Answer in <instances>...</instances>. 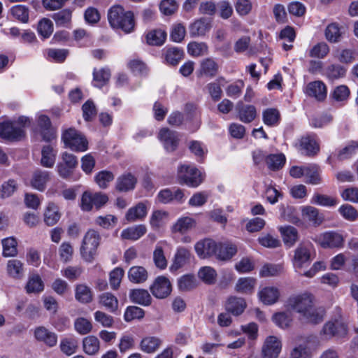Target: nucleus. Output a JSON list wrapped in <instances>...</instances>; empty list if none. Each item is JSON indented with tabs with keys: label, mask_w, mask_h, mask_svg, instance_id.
<instances>
[{
	"label": "nucleus",
	"mask_w": 358,
	"mask_h": 358,
	"mask_svg": "<svg viewBox=\"0 0 358 358\" xmlns=\"http://www.w3.org/2000/svg\"><path fill=\"white\" fill-rule=\"evenodd\" d=\"M305 93L317 101H323L327 97V90L322 81L315 80L306 85Z\"/></svg>",
	"instance_id": "15"
},
{
	"label": "nucleus",
	"mask_w": 358,
	"mask_h": 358,
	"mask_svg": "<svg viewBox=\"0 0 358 358\" xmlns=\"http://www.w3.org/2000/svg\"><path fill=\"white\" fill-rule=\"evenodd\" d=\"M169 220V213L167 211L154 210L150 217V224L154 229L163 227Z\"/></svg>",
	"instance_id": "30"
},
{
	"label": "nucleus",
	"mask_w": 358,
	"mask_h": 358,
	"mask_svg": "<svg viewBox=\"0 0 358 358\" xmlns=\"http://www.w3.org/2000/svg\"><path fill=\"white\" fill-rule=\"evenodd\" d=\"M184 52L177 47L167 48L165 52V59L167 63L171 65H177L183 58Z\"/></svg>",
	"instance_id": "50"
},
{
	"label": "nucleus",
	"mask_w": 358,
	"mask_h": 358,
	"mask_svg": "<svg viewBox=\"0 0 358 358\" xmlns=\"http://www.w3.org/2000/svg\"><path fill=\"white\" fill-rule=\"evenodd\" d=\"M320 169L316 164L306 165V170L304 176L306 177V182L312 185H318L321 182L320 176Z\"/></svg>",
	"instance_id": "40"
},
{
	"label": "nucleus",
	"mask_w": 358,
	"mask_h": 358,
	"mask_svg": "<svg viewBox=\"0 0 358 358\" xmlns=\"http://www.w3.org/2000/svg\"><path fill=\"white\" fill-rule=\"evenodd\" d=\"M215 257L222 261L231 259L237 252V247L231 243H217Z\"/></svg>",
	"instance_id": "20"
},
{
	"label": "nucleus",
	"mask_w": 358,
	"mask_h": 358,
	"mask_svg": "<svg viewBox=\"0 0 358 358\" xmlns=\"http://www.w3.org/2000/svg\"><path fill=\"white\" fill-rule=\"evenodd\" d=\"M299 145L304 153L308 156H314L320 150V145L315 134H306L299 141Z\"/></svg>",
	"instance_id": "14"
},
{
	"label": "nucleus",
	"mask_w": 358,
	"mask_h": 358,
	"mask_svg": "<svg viewBox=\"0 0 358 358\" xmlns=\"http://www.w3.org/2000/svg\"><path fill=\"white\" fill-rule=\"evenodd\" d=\"M258 296L262 303L266 305H271L278 301L280 292L278 289L275 287H266L259 292Z\"/></svg>",
	"instance_id": "28"
},
{
	"label": "nucleus",
	"mask_w": 358,
	"mask_h": 358,
	"mask_svg": "<svg viewBox=\"0 0 358 358\" xmlns=\"http://www.w3.org/2000/svg\"><path fill=\"white\" fill-rule=\"evenodd\" d=\"M162 341L156 336H148L142 339L141 349L146 353L155 352L160 346Z\"/></svg>",
	"instance_id": "41"
},
{
	"label": "nucleus",
	"mask_w": 358,
	"mask_h": 358,
	"mask_svg": "<svg viewBox=\"0 0 358 358\" xmlns=\"http://www.w3.org/2000/svg\"><path fill=\"white\" fill-rule=\"evenodd\" d=\"M61 213L58 206L54 203H49L44 212V222L48 226L55 225L60 219Z\"/></svg>",
	"instance_id": "34"
},
{
	"label": "nucleus",
	"mask_w": 358,
	"mask_h": 358,
	"mask_svg": "<svg viewBox=\"0 0 358 358\" xmlns=\"http://www.w3.org/2000/svg\"><path fill=\"white\" fill-rule=\"evenodd\" d=\"M301 213L303 218L307 219L315 226L320 225L324 221V216L315 207L303 206L301 209Z\"/></svg>",
	"instance_id": "31"
},
{
	"label": "nucleus",
	"mask_w": 358,
	"mask_h": 358,
	"mask_svg": "<svg viewBox=\"0 0 358 358\" xmlns=\"http://www.w3.org/2000/svg\"><path fill=\"white\" fill-rule=\"evenodd\" d=\"M246 306L245 299L237 296H230L225 305L227 311L236 316L242 314Z\"/></svg>",
	"instance_id": "26"
},
{
	"label": "nucleus",
	"mask_w": 358,
	"mask_h": 358,
	"mask_svg": "<svg viewBox=\"0 0 358 358\" xmlns=\"http://www.w3.org/2000/svg\"><path fill=\"white\" fill-rule=\"evenodd\" d=\"M25 289L28 294L42 292L44 289V283L40 275L38 274L30 275Z\"/></svg>",
	"instance_id": "36"
},
{
	"label": "nucleus",
	"mask_w": 358,
	"mask_h": 358,
	"mask_svg": "<svg viewBox=\"0 0 358 358\" xmlns=\"http://www.w3.org/2000/svg\"><path fill=\"white\" fill-rule=\"evenodd\" d=\"M196 226V221L194 218L189 216L179 217L171 227L173 233L185 234L193 229Z\"/></svg>",
	"instance_id": "18"
},
{
	"label": "nucleus",
	"mask_w": 358,
	"mask_h": 358,
	"mask_svg": "<svg viewBox=\"0 0 358 358\" xmlns=\"http://www.w3.org/2000/svg\"><path fill=\"white\" fill-rule=\"evenodd\" d=\"M38 125L41 129L43 139L50 141L55 137V129L52 127L50 118L45 115H39L38 117Z\"/></svg>",
	"instance_id": "22"
},
{
	"label": "nucleus",
	"mask_w": 358,
	"mask_h": 358,
	"mask_svg": "<svg viewBox=\"0 0 358 358\" xmlns=\"http://www.w3.org/2000/svg\"><path fill=\"white\" fill-rule=\"evenodd\" d=\"M129 280L134 283H142L148 278V272L143 266H132L128 271Z\"/></svg>",
	"instance_id": "39"
},
{
	"label": "nucleus",
	"mask_w": 358,
	"mask_h": 358,
	"mask_svg": "<svg viewBox=\"0 0 358 358\" xmlns=\"http://www.w3.org/2000/svg\"><path fill=\"white\" fill-rule=\"evenodd\" d=\"M158 138L168 152L174 151L179 143V135L176 131L168 128H162L159 131Z\"/></svg>",
	"instance_id": "9"
},
{
	"label": "nucleus",
	"mask_w": 358,
	"mask_h": 358,
	"mask_svg": "<svg viewBox=\"0 0 358 358\" xmlns=\"http://www.w3.org/2000/svg\"><path fill=\"white\" fill-rule=\"evenodd\" d=\"M217 243L210 238H205L198 241L194 245V250L201 259H206L212 256L215 257Z\"/></svg>",
	"instance_id": "12"
},
{
	"label": "nucleus",
	"mask_w": 358,
	"mask_h": 358,
	"mask_svg": "<svg viewBox=\"0 0 358 358\" xmlns=\"http://www.w3.org/2000/svg\"><path fill=\"white\" fill-rule=\"evenodd\" d=\"M210 27V23L207 20L201 18L189 25V34L192 37L204 36Z\"/></svg>",
	"instance_id": "29"
},
{
	"label": "nucleus",
	"mask_w": 358,
	"mask_h": 358,
	"mask_svg": "<svg viewBox=\"0 0 358 358\" xmlns=\"http://www.w3.org/2000/svg\"><path fill=\"white\" fill-rule=\"evenodd\" d=\"M198 276L206 284L213 285L216 281L217 272L210 266H203L199 270Z\"/></svg>",
	"instance_id": "52"
},
{
	"label": "nucleus",
	"mask_w": 358,
	"mask_h": 358,
	"mask_svg": "<svg viewBox=\"0 0 358 358\" xmlns=\"http://www.w3.org/2000/svg\"><path fill=\"white\" fill-rule=\"evenodd\" d=\"M61 351L67 356H71L76 352L78 342L73 338H65L60 342Z\"/></svg>",
	"instance_id": "56"
},
{
	"label": "nucleus",
	"mask_w": 358,
	"mask_h": 358,
	"mask_svg": "<svg viewBox=\"0 0 358 358\" xmlns=\"http://www.w3.org/2000/svg\"><path fill=\"white\" fill-rule=\"evenodd\" d=\"M257 285V280L252 277L240 278L235 285V290L241 294H251Z\"/></svg>",
	"instance_id": "27"
},
{
	"label": "nucleus",
	"mask_w": 358,
	"mask_h": 358,
	"mask_svg": "<svg viewBox=\"0 0 358 358\" xmlns=\"http://www.w3.org/2000/svg\"><path fill=\"white\" fill-rule=\"evenodd\" d=\"M1 243L4 257H14L17 255V241L13 237L3 238Z\"/></svg>",
	"instance_id": "55"
},
{
	"label": "nucleus",
	"mask_w": 358,
	"mask_h": 358,
	"mask_svg": "<svg viewBox=\"0 0 358 358\" xmlns=\"http://www.w3.org/2000/svg\"><path fill=\"white\" fill-rule=\"evenodd\" d=\"M24 136V131L10 122L0 123V137L10 141L20 140Z\"/></svg>",
	"instance_id": "11"
},
{
	"label": "nucleus",
	"mask_w": 358,
	"mask_h": 358,
	"mask_svg": "<svg viewBox=\"0 0 358 358\" xmlns=\"http://www.w3.org/2000/svg\"><path fill=\"white\" fill-rule=\"evenodd\" d=\"M83 350L85 353L93 355L99 350L100 343L97 337L94 336H88L83 341Z\"/></svg>",
	"instance_id": "46"
},
{
	"label": "nucleus",
	"mask_w": 358,
	"mask_h": 358,
	"mask_svg": "<svg viewBox=\"0 0 358 358\" xmlns=\"http://www.w3.org/2000/svg\"><path fill=\"white\" fill-rule=\"evenodd\" d=\"M341 31L336 23L329 24L325 29V37L331 43L338 42L341 37Z\"/></svg>",
	"instance_id": "58"
},
{
	"label": "nucleus",
	"mask_w": 358,
	"mask_h": 358,
	"mask_svg": "<svg viewBox=\"0 0 358 358\" xmlns=\"http://www.w3.org/2000/svg\"><path fill=\"white\" fill-rule=\"evenodd\" d=\"M129 297L133 303L144 306H149L151 303L152 298L149 292L145 289H133L130 292Z\"/></svg>",
	"instance_id": "35"
},
{
	"label": "nucleus",
	"mask_w": 358,
	"mask_h": 358,
	"mask_svg": "<svg viewBox=\"0 0 358 358\" xmlns=\"http://www.w3.org/2000/svg\"><path fill=\"white\" fill-rule=\"evenodd\" d=\"M137 182L136 177L131 173H124L116 181V188L120 192H128L134 189Z\"/></svg>",
	"instance_id": "25"
},
{
	"label": "nucleus",
	"mask_w": 358,
	"mask_h": 358,
	"mask_svg": "<svg viewBox=\"0 0 358 358\" xmlns=\"http://www.w3.org/2000/svg\"><path fill=\"white\" fill-rule=\"evenodd\" d=\"M357 151L358 142L352 141L349 142L345 148L338 152L337 157L340 160L347 159L351 157L352 155H355Z\"/></svg>",
	"instance_id": "59"
},
{
	"label": "nucleus",
	"mask_w": 358,
	"mask_h": 358,
	"mask_svg": "<svg viewBox=\"0 0 358 358\" xmlns=\"http://www.w3.org/2000/svg\"><path fill=\"white\" fill-rule=\"evenodd\" d=\"M150 291L156 298L164 299L171 292V282L164 276L157 277L150 287Z\"/></svg>",
	"instance_id": "13"
},
{
	"label": "nucleus",
	"mask_w": 358,
	"mask_h": 358,
	"mask_svg": "<svg viewBox=\"0 0 358 358\" xmlns=\"http://www.w3.org/2000/svg\"><path fill=\"white\" fill-rule=\"evenodd\" d=\"M52 18L58 26L66 27L71 20V11L69 9H64L54 13Z\"/></svg>",
	"instance_id": "61"
},
{
	"label": "nucleus",
	"mask_w": 358,
	"mask_h": 358,
	"mask_svg": "<svg viewBox=\"0 0 358 358\" xmlns=\"http://www.w3.org/2000/svg\"><path fill=\"white\" fill-rule=\"evenodd\" d=\"M234 267L239 273H247L255 268V263L252 258L245 257L238 262Z\"/></svg>",
	"instance_id": "63"
},
{
	"label": "nucleus",
	"mask_w": 358,
	"mask_h": 358,
	"mask_svg": "<svg viewBox=\"0 0 358 358\" xmlns=\"http://www.w3.org/2000/svg\"><path fill=\"white\" fill-rule=\"evenodd\" d=\"M312 352L307 345L299 344L292 349L289 358H312Z\"/></svg>",
	"instance_id": "64"
},
{
	"label": "nucleus",
	"mask_w": 358,
	"mask_h": 358,
	"mask_svg": "<svg viewBox=\"0 0 358 358\" xmlns=\"http://www.w3.org/2000/svg\"><path fill=\"white\" fill-rule=\"evenodd\" d=\"M278 230L282 238V241L285 246L291 248L299 240L298 230L290 225L281 226Z\"/></svg>",
	"instance_id": "24"
},
{
	"label": "nucleus",
	"mask_w": 358,
	"mask_h": 358,
	"mask_svg": "<svg viewBox=\"0 0 358 358\" xmlns=\"http://www.w3.org/2000/svg\"><path fill=\"white\" fill-rule=\"evenodd\" d=\"M262 120L266 126L276 127L281 120L280 113L277 108H266L262 112Z\"/></svg>",
	"instance_id": "33"
},
{
	"label": "nucleus",
	"mask_w": 358,
	"mask_h": 358,
	"mask_svg": "<svg viewBox=\"0 0 358 358\" xmlns=\"http://www.w3.org/2000/svg\"><path fill=\"white\" fill-rule=\"evenodd\" d=\"M57 150L52 145L43 146L41 151V164L43 166L51 168L55 163Z\"/></svg>",
	"instance_id": "37"
},
{
	"label": "nucleus",
	"mask_w": 358,
	"mask_h": 358,
	"mask_svg": "<svg viewBox=\"0 0 358 358\" xmlns=\"http://www.w3.org/2000/svg\"><path fill=\"white\" fill-rule=\"evenodd\" d=\"M313 241L322 248H341L344 245V237L339 232L328 231L314 236Z\"/></svg>",
	"instance_id": "4"
},
{
	"label": "nucleus",
	"mask_w": 358,
	"mask_h": 358,
	"mask_svg": "<svg viewBox=\"0 0 358 358\" xmlns=\"http://www.w3.org/2000/svg\"><path fill=\"white\" fill-rule=\"evenodd\" d=\"M99 303L110 313H115L118 308V300L115 296L110 292L101 294L99 297Z\"/></svg>",
	"instance_id": "38"
},
{
	"label": "nucleus",
	"mask_w": 358,
	"mask_h": 358,
	"mask_svg": "<svg viewBox=\"0 0 358 358\" xmlns=\"http://www.w3.org/2000/svg\"><path fill=\"white\" fill-rule=\"evenodd\" d=\"M100 239L99 234L94 229L88 230L85 234L80 247V255L85 262H92L94 260Z\"/></svg>",
	"instance_id": "3"
},
{
	"label": "nucleus",
	"mask_w": 358,
	"mask_h": 358,
	"mask_svg": "<svg viewBox=\"0 0 358 358\" xmlns=\"http://www.w3.org/2000/svg\"><path fill=\"white\" fill-rule=\"evenodd\" d=\"M236 110L238 119L244 123H250L257 117L255 106L244 104L242 101L237 103Z\"/></svg>",
	"instance_id": "17"
},
{
	"label": "nucleus",
	"mask_w": 358,
	"mask_h": 358,
	"mask_svg": "<svg viewBox=\"0 0 358 358\" xmlns=\"http://www.w3.org/2000/svg\"><path fill=\"white\" fill-rule=\"evenodd\" d=\"M62 138L65 146L72 150L84 152L87 149V141L75 129L69 128L65 130Z\"/></svg>",
	"instance_id": "6"
},
{
	"label": "nucleus",
	"mask_w": 358,
	"mask_h": 358,
	"mask_svg": "<svg viewBox=\"0 0 358 358\" xmlns=\"http://www.w3.org/2000/svg\"><path fill=\"white\" fill-rule=\"evenodd\" d=\"M166 38V33L162 29L150 31L146 35L148 44L152 45H162Z\"/></svg>",
	"instance_id": "51"
},
{
	"label": "nucleus",
	"mask_w": 358,
	"mask_h": 358,
	"mask_svg": "<svg viewBox=\"0 0 358 358\" xmlns=\"http://www.w3.org/2000/svg\"><path fill=\"white\" fill-rule=\"evenodd\" d=\"M282 350L280 340L276 336H268L262 346V354L263 358H277Z\"/></svg>",
	"instance_id": "10"
},
{
	"label": "nucleus",
	"mask_w": 358,
	"mask_h": 358,
	"mask_svg": "<svg viewBox=\"0 0 358 358\" xmlns=\"http://www.w3.org/2000/svg\"><path fill=\"white\" fill-rule=\"evenodd\" d=\"M218 70V65L215 61L211 58H207L201 63L199 73L201 76L213 77L216 75Z\"/></svg>",
	"instance_id": "42"
},
{
	"label": "nucleus",
	"mask_w": 358,
	"mask_h": 358,
	"mask_svg": "<svg viewBox=\"0 0 358 358\" xmlns=\"http://www.w3.org/2000/svg\"><path fill=\"white\" fill-rule=\"evenodd\" d=\"M285 162V156L282 153L268 155L266 159L268 168L271 171H277L282 169Z\"/></svg>",
	"instance_id": "43"
},
{
	"label": "nucleus",
	"mask_w": 358,
	"mask_h": 358,
	"mask_svg": "<svg viewBox=\"0 0 358 358\" xmlns=\"http://www.w3.org/2000/svg\"><path fill=\"white\" fill-rule=\"evenodd\" d=\"M108 20L112 28L121 29L126 34L131 33L134 29V13L126 11L122 6H112L108 12Z\"/></svg>",
	"instance_id": "2"
},
{
	"label": "nucleus",
	"mask_w": 358,
	"mask_h": 358,
	"mask_svg": "<svg viewBox=\"0 0 358 358\" xmlns=\"http://www.w3.org/2000/svg\"><path fill=\"white\" fill-rule=\"evenodd\" d=\"M346 69L339 64H331L325 69V75L330 80L338 79L345 75Z\"/></svg>",
	"instance_id": "60"
},
{
	"label": "nucleus",
	"mask_w": 358,
	"mask_h": 358,
	"mask_svg": "<svg viewBox=\"0 0 358 358\" xmlns=\"http://www.w3.org/2000/svg\"><path fill=\"white\" fill-rule=\"evenodd\" d=\"M50 180V174L47 171H36L31 179V186L40 192H43L46 188V185Z\"/></svg>",
	"instance_id": "23"
},
{
	"label": "nucleus",
	"mask_w": 358,
	"mask_h": 358,
	"mask_svg": "<svg viewBox=\"0 0 358 358\" xmlns=\"http://www.w3.org/2000/svg\"><path fill=\"white\" fill-rule=\"evenodd\" d=\"M34 337L38 341L43 342L49 347H53L57 343L56 334L44 327H38L35 329Z\"/></svg>",
	"instance_id": "19"
},
{
	"label": "nucleus",
	"mask_w": 358,
	"mask_h": 358,
	"mask_svg": "<svg viewBox=\"0 0 358 358\" xmlns=\"http://www.w3.org/2000/svg\"><path fill=\"white\" fill-rule=\"evenodd\" d=\"M273 322L281 329L290 327L292 322V315L290 311L279 312L273 315Z\"/></svg>",
	"instance_id": "47"
},
{
	"label": "nucleus",
	"mask_w": 358,
	"mask_h": 358,
	"mask_svg": "<svg viewBox=\"0 0 358 358\" xmlns=\"http://www.w3.org/2000/svg\"><path fill=\"white\" fill-rule=\"evenodd\" d=\"M310 202L324 207H333L338 203V201L336 197L321 194H315L313 196Z\"/></svg>",
	"instance_id": "45"
},
{
	"label": "nucleus",
	"mask_w": 358,
	"mask_h": 358,
	"mask_svg": "<svg viewBox=\"0 0 358 358\" xmlns=\"http://www.w3.org/2000/svg\"><path fill=\"white\" fill-rule=\"evenodd\" d=\"M191 257L190 250L183 246L178 247L174 255L171 270L176 271L187 264Z\"/></svg>",
	"instance_id": "21"
},
{
	"label": "nucleus",
	"mask_w": 358,
	"mask_h": 358,
	"mask_svg": "<svg viewBox=\"0 0 358 358\" xmlns=\"http://www.w3.org/2000/svg\"><path fill=\"white\" fill-rule=\"evenodd\" d=\"M7 272L13 278H21L24 275L22 263L18 259L9 260L7 263Z\"/></svg>",
	"instance_id": "48"
},
{
	"label": "nucleus",
	"mask_w": 358,
	"mask_h": 358,
	"mask_svg": "<svg viewBox=\"0 0 358 358\" xmlns=\"http://www.w3.org/2000/svg\"><path fill=\"white\" fill-rule=\"evenodd\" d=\"M75 296L76 300L83 303H90L92 299V294L90 288L83 284L76 286Z\"/></svg>",
	"instance_id": "53"
},
{
	"label": "nucleus",
	"mask_w": 358,
	"mask_h": 358,
	"mask_svg": "<svg viewBox=\"0 0 358 358\" xmlns=\"http://www.w3.org/2000/svg\"><path fill=\"white\" fill-rule=\"evenodd\" d=\"M148 208V202H139L127 210L125 219L129 222L141 220L146 217Z\"/></svg>",
	"instance_id": "16"
},
{
	"label": "nucleus",
	"mask_w": 358,
	"mask_h": 358,
	"mask_svg": "<svg viewBox=\"0 0 358 358\" xmlns=\"http://www.w3.org/2000/svg\"><path fill=\"white\" fill-rule=\"evenodd\" d=\"M147 231L143 224H138L128 227L122 230L121 237L122 239L136 241L142 237Z\"/></svg>",
	"instance_id": "32"
},
{
	"label": "nucleus",
	"mask_w": 358,
	"mask_h": 358,
	"mask_svg": "<svg viewBox=\"0 0 358 358\" xmlns=\"http://www.w3.org/2000/svg\"><path fill=\"white\" fill-rule=\"evenodd\" d=\"M10 13L15 19L22 23H27L29 21V10L24 5L18 4L13 6L10 8Z\"/></svg>",
	"instance_id": "49"
},
{
	"label": "nucleus",
	"mask_w": 358,
	"mask_h": 358,
	"mask_svg": "<svg viewBox=\"0 0 358 358\" xmlns=\"http://www.w3.org/2000/svg\"><path fill=\"white\" fill-rule=\"evenodd\" d=\"M282 264H264L259 271V276L262 278L278 275L283 272Z\"/></svg>",
	"instance_id": "54"
},
{
	"label": "nucleus",
	"mask_w": 358,
	"mask_h": 358,
	"mask_svg": "<svg viewBox=\"0 0 358 358\" xmlns=\"http://www.w3.org/2000/svg\"><path fill=\"white\" fill-rule=\"evenodd\" d=\"M348 333L346 324L340 320H335L327 322L321 331V334L326 338H330L333 336L343 337Z\"/></svg>",
	"instance_id": "8"
},
{
	"label": "nucleus",
	"mask_w": 358,
	"mask_h": 358,
	"mask_svg": "<svg viewBox=\"0 0 358 358\" xmlns=\"http://www.w3.org/2000/svg\"><path fill=\"white\" fill-rule=\"evenodd\" d=\"M313 300L312 294L305 292L290 297L287 305L306 322L317 324L323 320L325 311L322 307H315Z\"/></svg>",
	"instance_id": "1"
},
{
	"label": "nucleus",
	"mask_w": 358,
	"mask_h": 358,
	"mask_svg": "<svg viewBox=\"0 0 358 358\" xmlns=\"http://www.w3.org/2000/svg\"><path fill=\"white\" fill-rule=\"evenodd\" d=\"M110 78V71L107 68L99 70H94L93 85L96 87H101L105 85Z\"/></svg>",
	"instance_id": "44"
},
{
	"label": "nucleus",
	"mask_w": 358,
	"mask_h": 358,
	"mask_svg": "<svg viewBox=\"0 0 358 358\" xmlns=\"http://www.w3.org/2000/svg\"><path fill=\"white\" fill-rule=\"evenodd\" d=\"M310 248V245L301 243L294 250L292 262L296 270L302 268L310 264L311 261Z\"/></svg>",
	"instance_id": "7"
},
{
	"label": "nucleus",
	"mask_w": 358,
	"mask_h": 358,
	"mask_svg": "<svg viewBox=\"0 0 358 358\" xmlns=\"http://www.w3.org/2000/svg\"><path fill=\"white\" fill-rule=\"evenodd\" d=\"M334 57L341 63L350 64L356 59L357 53L352 49H342L338 50L335 53Z\"/></svg>",
	"instance_id": "57"
},
{
	"label": "nucleus",
	"mask_w": 358,
	"mask_h": 358,
	"mask_svg": "<svg viewBox=\"0 0 358 358\" xmlns=\"http://www.w3.org/2000/svg\"><path fill=\"white\" fill-rule=\"evenodd\" d=\"M178 178L191 187H196L203 182L205 174L196 166L182 165L178 168Z\"/></svg>",
	"instance_id": "5"
},
{
	"label": "nucleus",
	"mask_w": 358,
	"mask_h": 358,
	"mask_svg": "<svg viewBox=\"0 0 358 358\" xmlns=\"http://www.w3.org/2000/svg\"><path fill=\"white\" fill-rule=\"evenodd\" d=\"M153 261L155 265L159 269L163 270L167 266V260L162 246L157 245L153 252Z\"/></svg>",
	"instance_id": "62"
}]
</instances>
